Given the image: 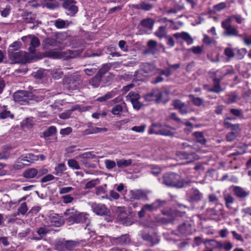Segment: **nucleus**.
<instances>
[{"mask_svg": "<svg viewBox=\"0 0 251 251\" xmlns=\"http://www.w3.org/2000/svg\"><path fill=\"white\" fill-rule=\"evenodd\" d=\"M160 182L166 186L177 189L184 188L191 182L190 180L184 179L179 175L175 173L165 174L160 179Z\"/></svg>", "mask_w": 251, "mask_h": 251, "instance_id": "obj_1", "label": "nucleus"}, {"mask_svg": "<svg viewBox=\"0 0 251 251\" xmlns=\"http://www.w3.org/2000/svg\"><path fill=\"white\" fill-rule=\"evenodd\" d=\"M8 56L12 63L31 62L32 60L29 54L23 51L9 53Z\"/></svg>", "mask_w": 251, "mask_h": 251, "instance_id": "obj_2", "label": "nucleus"}, {"mask_svg": "<svg viewBox=\"0 0 251 251\" xmlns=\"http://www.w3.org/2000/svg\"><path fill=\"white\" fill-rule=\"evenodd\" d=\"M224 29L223 34L226 37H237L239 36L237 27L232 25L231 18H226L221 23Z\"/></svg>", "mask_w": 251, "mask_h": 251, "instance_id": "obj_3", "label": "nucleus"}, {"mask_svg": "<svg viewBox=\"0 0 251 251\" xmlns=\"http://www.w3.org/2000/svg\"><path fill=\"white\" fill-rule=\"evenodd\" d=\"M32 97L31 93L23 90L18 91L13 95L14 100L21 105L30 103V101L32 100Z\"/></svg>", "mask_w": 251, "mask_h": 251, "instance_id": "obj_4", "label": "nucleus"}, {"mask_svg": "<svg viewBox=\"0 0 251 251\" xmlns=\"http://www.w3.org/2000/svg\"><path fill=\"white\" fill-rule=\"evenodd\" d=\"M22 40L25 43H29L28 50L31 53L35 52L36 48L38 47L40 43L39 39L32 35L24 36L22 38Z\"/></svg>", "mask_w": 251, "mask_h": 251, "instance_id": "obj_5", "label": "nucleus"}, {"mask_svg": "<svg viewBox=\"0 0 251 251\" xmlns=\"http://www.w3.org/2000/svg\"><path fill=\"white\" fill-rule=\"evenodd\" d=\"M188 200L191 202H198L201 200L203 194L197 188H192L187 193Z\"/></svg>", "mask_w": 251, "mask_h": 251, "instance_id": "obj_6", "label": "nucleus"}, {"mask_svg": "<svg viewBox=\"0 0 251 251\" xmlns=\"http://www.w3.org/2000/svg\"><path fill=\"white\" fill-rule=\"evenodd\" d=\"M109 240L113 245H125L130 242L129 235L127 234H123L118 237H110Z\"/></svg>", "mask_w": 251, "mask_h": 251, "instance_id": "obj_7", "label": "nucleus"}, {"mask_svg": "<svg viewBox=\"0 0 251 251\" xmlns=\"http://www.w3.org/2000/svg\"><path fill=\"white\" fill-rule=\"evenodd\" d=\"M123 104L124 106L120 104L115 105L111 110V113L117 117L126 116V115L123 114V113H128V109L125 103H124Z\"/></svg>", "mask_w": 251, "mask_h": 251, "instance_id": "obj_8", "label": "nucleus"}, {"mask_svg": "<svg viewBox=\"0 0 251 251\" xmlns=\"http://www.w3.org/2000/svg\"><path fill=\"white\" fill-rule=\"evenodd\" d=\"M72 0H65L64 1L63 7L68 11L67 14L74 15L78 11L77 7Z\"/></svg>", "mask_w": 251, "mask_h": 251, "instance_id": "obj_9", "label": "nucleus"}, {"mask_svg": "<svg viewBox=\"0 0 251 251\" xmlns=\"http://www.w3.org/2000/svg\"><path fill=\"white\" fill-rule=\"evenodd\" d=\"M47 55L54 59H66L68 57H71L70 52L65 51H49L47 53Z\"/></svg>", "mask_w": 251, "mask_h": 251, "instance_id": "obj_10", "label": "nucleus"}, {"mask_svg": "<svg viewBox=\"0 0 251 251\" xmlns=\"http://www.w3.org/2000/svg\"><path fill=\"white\" fill-rule=\"evenodd\" d=\"M91 207L93 211L97 215H103L107 213V209L103 204L92 203L91 204Z\"/></svg>", "mask_w": 251, "mask_h": 251, "instance_id": "obj_11", "label": "nucleus"}, {"mask_svg": "<svg viewBox=\"0 0 251 251\" xmlns=\"http://www.w3.org/2000/svg\"><path fill=\"white\" fill-rule=\"evenodd\" d=\"M156 208V204L155 203L145 204L142 206L141 209L138 212V216L139 218H142L146 214L155 210Z\"/></svg>", "mask_w": 251, "mask_h": 251, "instance_id": "obj_12", "label": "nucleus"}, {"mask_svg": "<svg viewBox=\"0 0 251 251\" xmlns=\"http://www.w3.org/2000/svg\"><path fill=\"white\" fill-rule=\"evenodd\" d=\"M178 42L181 40L185 41L188 45H191L193 43V40L190 34L186 32H182L180 33H176L173 35Z\"/></svg>", "mask_w": 251, "mask_h": 251, "instance_id": "obj_13", "label": "nucleus"}, {"mask_svg": "<svg viewBox=\"0 0 251 251\" xmlns=\"http://www.w3.org/2000/svg\"><path fill=\"white\" fill-rule=\"evenodd\" d=\"M78 211L74 208L67 209L64 215L65 219L70 224H73L75 223V220L76 218Z\"/></svg>", "mask_w": 251, "mask_h": 251, "instance_id": "obj_14", "label": "nucleus"}, {"mask_svg": "<svg viewBox=\"0 0 251 251\" xmlns=\"http://www.w3.org/2000/svg\"><path fill=\"white\" fill-rule=\"evenodd\" d=\"M50 226L59 227L64 223V219L57 214H52L49 216Z\"/></svg>", "mask_w": 251, "mask_h": 251, "instance_id": "obj_15", "label": "nucleus"}, {"mask_svg": "<svg viewBox=\"0 0 251 251\" xmlns=\"http://www.w3.org/2000/svg\"><path fill=\"white\" fill-rule=\"evenodd\" d=\"M233 192L236 197L245 199L248 197L250 194L249 191H247L243 188L238 186H233Z\"/></svg>", "mask_w": 251, "mask_h": 251, "instance_id": "obj_16", "label": "nucleus"}, {"mask_svg": "<svg viewBox=\"0 0 251 251\" xmlns=\"http://www.w3.org/2000/svg\"><path fill=\"white\" fill-rule=\"evenodd\" d=\"M158 133L162 135L173 136L175 133V129L168 126H160L158 129Z\"/></svg>", "mask_w": 251, "mask_h": 251, "instance_id": "obj_17", "label": "nucleus"}, {"mask_svg": "<svg viewBox=\"0 0 251 251\" xmlns=\"http://www.w3.org/2000/svg\"><path fill=\"white\" fill-rule=\"evenodd\" d=\"M23 176L27 179L37 178V169L33 168L27 169L23 172Z\"/></svg>", "mask_w": 251, "mask_h": 251, "instance_id": "obj_18", "label": "nucleus"}, {"mask_svg": "<svg viewBox=\"0 0 251 251\" xmlns=\"http://www.w3.org/2000/svg\"><path fill=\"white\" fill-rule=\"evenodd\" d=\"M223 198L226 207L231 209L232 208L231 204L234 201V198L231 194L229 193H224L223 194Z\"/></svg>", "mask_w": 251, "mask_h": 251, "instance_id": "obj_19", "label": "nucleus"}, {"mask_svg": "<svg viewBox=\"0 0 251 251\" xmlns=\"http://www.w3.org/2000/svg\"><path fill=\"white\" fill-rule=\"evenodd\" d=\"M142 70L146 74L152 75L156 72V67L154 64L148 63H144L141 66Z\"/></svg>", "mask_w": 251, "mask_h": 251, "instance_id": "obj_20", "label": "nucleus"}, {"mask_svg": "<svg viewBox=\"0 0 251 251\" xmlns=\"http://www.w3.org/2000/svg\"><path fill=\"white\" fill-rule=\"evenodd\" d=\"M38 159V156L32 153L24 154L19 157V160H23V161H26L30 163H33Z\"/></svg>", "mask_w": 251, "mask_h": 251, "instance_id": "obj_21", "label": "nucleus"}, {"mask_svg": "<svg viewBox=\"0 0 251 251\" xmlns=\"http://www.w3.org/2000/svg\"><path fill=\"white\" fill-rule=\"evenodd\" d=\"M106 184L103 186H99L96 188V194L100 196L101 199H110L109 196L106 193Z\"/></svg>", "mask_w": 251, "mask_h": 251, "instance_id": "obj_22", "label": "nucleus"}, {"mask_svg": "<svg viewBox=\"0 0 251 251\" xmlns=\"http://www.w3.org/2000/svg\"><path fill=\"white\" fill-rule=\"evenodd\" d=\"M178 231L181 235H188L192 233L191 225L189 224L184 223L178 227Z\"/></svg>", "mask_w": 251, "mask_h": 251, "instance_id": "obj_23", "label": "nucleus"}, {"mask_svg": "<svg viewBox=\"0 0 251 251\" xmlns=\"http://www.w3.org/2000/svg\"><path fill=\"white\" fill-rule=\"evenodd\" d=\"M210 244L211 245H212L213 247H219L221 248L224 249L226 251H229L230 250L233 246L232 244L230 242H226L224 244H222L221 243H218L216 241L214 240H211L210 241Z\"/></svg>", "mask_w": 251, "mask_h": 251, "instance_id": "obj_24", "label": "nucleus"}, {"mask_svg": "<svg viewBox=\"0 0 251 251\" xmlns=\"http://www.w3.org/2000/svg\"><path fill=\"white\" fill-rule=\"evenodd\" d=\"M180 154L182 156V159L186 160L187 163L192 162L199 159L198 156L194 152L189 154L186 152L182 151Z\"/></svg>", "mask_w": 251, "mask_h": 251, "instance_id": "obj_25", "label": "nucleus"}, {"mask_svg": "<svg viewBox=\"0 0 251 251\" xmlns=\"http://www.w3.org/2000/svg\"><path fill=\"white\" fill-rule=\"evenodd\" d=\"M221 79L214 78L213 79L214 85L212 88L207 89V91L219 93L223 91V89L220 86V81Z\"/></svg>", "mask_w": 251, "mask_h": 251, "instance_id": "obj_26", "label": "nucleus"}, {"mask_svg": "<svg viewBox=\"0 0 251 251\" xmlns=\"http://www.w3.org/2000/svg\"><path fill=\"white\" fill-rule=\"evenodd\" d=\"M89 221L88 219V215L86 213H77L76 218L75 220V223H87V222ZM89 226V225L87 224V226L85 228V229H87V227Z\"/></svg>", "mask_w": 251, "mask_h": 251, "instance_id": "obj_27", "label": "nucleus"}, {"mask_svg": "<svg viewBox=\"0 0 251 251\" xmlns=\"http://www.w3.org/2000/svg\"><path fill=\"white\" fill-rule=\"evenodd\" d=\"M117 94V91L116 90H113L105 95L99 97L97 99V100L100 102L105 101L107 100L111 99Z\"/></svg>", "mask_w": 251, "mask_h": 251, "instance_id": "obj_28", "label": "nucleus"}, {"mask_svg": "<svg viewBox=\"0 0 251 251\" xmlns=\"http://www.w3.org/2000/svg\"><path fill=\"white\" fill-rule=\"evenodd\" d=\"M148 48L145 51L146 54H155L156 51L157 44L153 40H150L148 43Z\"/></svg>", "mask_w": 251, "mask_h": 251, "instance_id": "obj_29", "label": "nucleus"}, {"mask_svg": "<svg viewBox=\"0 0 251 251\" xmlns=\"http://www.w3.org/2000/svg\"><path fill=\"white\" fill-rule=\"evenodd\" d=\"M22 46V43L20 41H16L14 42L12 44L9 45L8 49V53L17 52Z\"/></svg>", "mask_w": 251, "mask_h": 251, "instance_id": "obj_30", "label": "nucleus"}, {"mask_svg": "<svg viewBox=\"0 0 251 251\" xmlns=\"http://www.w3.org/2000/svg\"><path fill=\"white\" fill-rule=\"evenodd\" d=\"M71 22L58 19L55 21L54 25L58 29L65 28L68 27Z\"/></svg>", "mask_w": 251, "mask_h": 251, "instance_id": "obj_31", "label": "nucleus"}, {"mask_svg": "<svg viewBox=\"0 0 251 251\" xmlns=\"http://www.w3.org/2000/svg\"><path fill=\"white\" fill-rule=\"evenodd\" d=\"M130 193L132 198L134 199L139 200L146 196L145 192L142 190H132Z\"/></svg>", "mask_w": 251, "mask_h": 251, "instance_id": "obj_32", "label": "nucleus"}, {"mask_svg": "<svg viewBox=\"0 0 251 251\" xmlns=\"http://www.w3.org/2000/svg\"><path fill=\"white\" fill-rule=\"evenodd\" d=\"M101 77L102 76L100 75V74L97 73V75L90 80V84L94 87H98L100 86Z\"/></svg>", "mask_w": 251, "mask_h": 251, "instance_id": "obj_33", "label": "nucleus"}, {"mask_svg": "<svg viewBox=\"0 0 251 251\" xmlns=\"http://www.w3.org/2000/svg\"><path fill=\"white\" fill-rule=\"evenodd\" d=\"M49 230L45 227H40L37 230V233L39 236V237L34 236L33 239L35 240H39L42 239L43 237L46 236Z\"/></svg>", "mask_w": 251, "mask_h": 251, "instance_id": "obj_34", "label": "nucleus"}, {"mask_svg": "<svg viewBox=\"0 0 251 251\" xmlns=\"http://www.w3.org/2000/svg\"><path fill=\"white\" fill-rule=\"evenodd\" d=\"M189 97L192 101L193 104L196 106H200L204 104V100L201 98L195 97L193 95H189Z\"/></svg>", "mask_w": 251, "mask_h": 251, "instance_id": "obj_35", "label": "nucleus"}, {"mask_svg": "<svg viewBox=\"0 0 251 251\" xmlns=\"http://www.w3.org/2000/svg\"><path fill=\"white\" fill-rule=\"evenodd\" d=\"M66 170V167L64 164H59L55 167V175L56 176H61L64 171H65Z\"/></svg>", "mask_w": 251, "mask_h": 251, "instance_id": "obj_36", "label": "nucleus"}, {"mask_svg": "<svg viewBox=\"0 0 251 251\" xmlns=\"http://www.w3.org/2000/svg\"><path fill=\"white\" fill-rule=\"evenodd\" d=\"M194 136L196 138L198 143H200L202 145L206 143V139L204 138L203 134L201 132H195L193 133Z\"/></svg>", "mask_w": 251, "mask_h": 251, "instance_id": "obj_37", "label": "nucleus"}, {"mask_svg": "<svg viewBox=\"0 0 251 251\" xmlns=\"http://www.w3.org/2000/svg\"><path fill=\"white\" fill-rule=\"evenodd\" d=\"M45 47L48 48L50 47H55L58 46L57 41L53 38H47L44 41Z\"/></svg>", "mask_w": 251, "mask_h": 251, "instance_id": "obj_38", "label": "nucleus"}, {"mask_svg": "<svg viewBox=\"0 0 251 251\" xmlns=\"http://www.w3.org/2000/svg\"><path fill=\"white\" fill-rule=\"evenodd\" d=\"M131 163L132 160L131 159H120L117 160V165L120 168L127 167L130 165Z\"/></svg>", "mask_w": 251, "mask_h": 251, "instance_id": "obj_39", "label": "nucleus"}, {"mask_svg": "<svg viewBox=\"0 0 251 251\" xmlns=\"http://www.w3.org/2000/svg\"><path fill=\"white\" fill-rule=\"evenodd\" d=\"M168 35L166 30V26H160L158 29V38H165Z\"/></svg>", "mask_w": 251, "mask_h": 251, "instance_id": "obj_40", "label": "nucleus"}, {"mask_svg": "<svg viewBox=\"0 0 251 251\" xmlns=\"http://www.w3.org/2000/svg\"><path fill=\"white\" fill-rule=\"evenodd\" d=\"M135 7L138 9L148 11L152 8V6L151 4L147 3L145 2H142L140 4H136L135 6Z\"/></svg>", "mask_w": 251, "mask_h": 251, "instance_id": "obj_41", "label": "nucleus"}, {"mask_svg": "<svg viewBox=\"0 0 251 251\" xmlns=\"http://www.w3.org/2000/svg\"><path fill=\"white\" fill-rule=\"evenodd\" d=\"M157 98V91L153 90L152 92L148 93L145 95V99L146 100H156Z\"/></svg>", "mask_w": 251, "mask_h": 251, "instance_id": "obj_42", "label": "nucleus"}, {"mask_svg": "<svg viewBox=\"0 0 251 251\" xmlns=\"http://www.w3.org/2000/svg\"><path fill=\"white\" fill-rule=\"evenodd\" d=\"M68 165L70 168L74 170H79L80 169L77 161L74 159H71L68 160Z\"/></svg>", "mask_w": 251, "mask_h": 251, "instance_id": "obj_43", "label": "nucleus"}, {"mask_svg": "<svg viewBox=\"0 0 251 251\" xmlns=\"http://www.w3.org/2000/svg\"><path fill=\"white\" fill-rule=\"evenodd\" d=\"M56 132V128L54 126H51L49 127L47 130L43 132V136L45 137H49Z\"/></svg>", "mask_w": 251, "mask_h": 251, "instance_id": "obj_44", "label": "nucleus"}, {"mask_svg": "<svg viewBox=\"0 0 251 251\" xmlns=\"http://www.w3.org/2000/svg\"><path fill=\"white\" fill-rule=\"evenodd\" d=\"M126 100L130 101L131 102L135 100H138L140 98L139 95L137 93L131 92H129L126 97Z\"/></svg>", "mask_w": 251, "mask_h": 251, "instance_id": "obj_45", "label": "nucleus"}, {"mask_svg": "<svg viewBox=\"0 0 251 251\" xmlns=\"http://www.w3.org/2000/svg\"><path fill=\"white\" fill-rule=\"evenodd\" d=\"M118 219L123 224H125L126 225H128L127 222L128 218H127V215L126 212H121L118 216Z\"/></svg>", "mask_w": 251, "mask_h": 251, "instance_id": "obj_46", "label": "nucleus"}, {"mask_svg": "<svg viewBox=\"0 0 251 251\" xmlns=\"http://www.w3.org/2000/svg\"><path fill=\"white\" fill-rule=\"evenodd\" d=\"M141 25L146 28L152 29L153 25V23L151 19H146L142 21Z\"/></svg>", "mask_w": 251, "mask_h": 251, "instance_id": "obj_47", "label": "nucleus"}, {"mask_svg": "<svg viewBox=\"0 0 251 251\" xmlns=\"http://www.w3.org/2000/svg\"><path fill=\"white\" fill-rule=\"evenodd\" d=\"M24 21L27 23H33L34 22L35 17L31 13H28L24 16Z\"/></svg>", "mask_w": 251, "mask_h": 251, "instance_id": "obj_48", "label": "nucleus"}, {"mask_svg": "<svg viewBox=\"0 0 251 251\" xmlns=\"http://www.w3.org/2000/svg\"><path fill=\"white\" fill-rule=\"evenodd\" d=\"M96 157V155L91 151L86 152L82 154H79L78 156V158H84V159H93Z\"/></svg>", "mask_w": 251, "mask_h": 251, "instance_id": "obj_49", "label": "nucleus"}, {"mask_svg": "<svg viewBox=\"0 0 251 251\" xmlns=\"http://www.w3.org/2000/svg\"><path fill=\"white\" fill-rule=\"evenodd\" d=\"M98 67L96 65L89 66L84 70V72L88 75H94L97 71Z\"/></svg>", "mask_w": 251, "mask_h": 251, "instance_id": "obj_50", "label": "nucleus"}, {"mask_svg": "<svg viewBox=\"0 0 251 251\" xmlns=\"http://www.w3.org/2000/svg\"><path fill=\"white\" fill-rule=\"evenodd\" d=\"M51 75L54 78L58 79L62 77L63 72L59 69H54L52 70Z\"/></svg>", "mask_w": 251, "mask_h": 251, "instance_id": "obj_51", "label": "nucleus"}, {"mask_svg": "<svg viewBox=\"0 0 251 251\" xmlns=\"http://www.w3.org/2000/svg\"><path fill=\"white\" fill-rule=\"evenodd\" d=\"M206 212V215L212 218L219 215V211L216 210L215 208H208Z\"/></svg>", "mask_w": 251, "mask_h": 251, "instance_id": "obj_52", "label": "nucleus"}, {"mask_svg": "<svg viewBox=\"0 0 251 251\" xmlns=\"http://www.w3.org/2000/svg\"><path fill=\"white\" fill-rule=\"evenodd\" d=\"M202 41L203 43L208 45L215 44L216 43V41L215 40L210 38L209 36L206 34L204 35V38Z\"/></svg>", "mask_w": 251, "mask_h": 251, "instance_id": "obj_53", "label": "nucleus"}, {"mask_svg": "<svg viewBox=\"0 0 251 251\" xmlns=\"http://www.w3.org/2000/svg\"><path fill=\"white\" fill-rule=\"evenodd\" d=\"M66 250L71 251L73 250L76 246V243L73 241H65Z\"/></svg>", "mask_w": 251, "mask_h": 251, "instance_id": "obj_54", "label": "nucleus"}, {"mask_svg": "<svg viewBox=\"0 0 251 251\" xmlns=\"http://www.w3.org/2000/svg\"><path fill=\"white\" fill-rule=\"evenodd\" d=\"M65 245H66L65 241H59L56 243L55 248L59 251H64L66 250Z\"/></svg>", "mask_w": 251, "mask_h": 251, "instance_id": "obj_55", "label": "nucleus"}, {"mask_svg": "<svg viewBox=\"0 0 251 251\" xmlns=\"http://www.w3.org/2000/svg\"><path fill=\"white\" fill-rule=\"evenodd\" d=\"M104 163L106 168L108 170L112 169L116 166L115 162L113 160L107 159L104 161Z\"/></svg>", "mask_w": 251, "mask_h": 251, "instance_id": "obj_56", "label": "nucleus"}, {"mask_svg": "<svg viewBox=\"0 0 251 251\" xmlns=\"http://www.w3.org/2000/svg\"><path fill=\"white\" fill-rule=\"evenodd\" d=\"M28 209L25 202L22 203L18 210V213L24 215L27 212Z\"/></svg>", "mask_w": 251, "mask_h": 251, "instance_id": "obj_57", "label": "nucleus"}, {"mask_svg": "<svg viewBox=\"0 0 251 251\" xmlns=\"http://www.w3.org/2000/svg\"><path fill=\"white\" fill-rule=\"evenodd\" d=\"M22 162L23 160H19V157L13 166V168L16 170H20L24 168L25 164L23 163Z\"/></svg>", "mask_w": 251, "mask_h": 251, "instance_id": "obj_58", "label": "nucleus"}, {"mask_svg": "<svg viewBox=\"0 0 251 251\" xmlns=\"http://www.w3.org/2000/svg\"><path fill=\"white\" fill-rule=\"evenodd\" d=\"M227 18H231V22H232L233 19H234L238 24H241L244 21V19H243L240 15H233L230 17H228Z\"/></svg>", "mask_w": 251, "mask_h": 251, "instance_id": "obj_59", "label": "nucleus"}, {"mask_svg": "<svg viewBox=\"0 0 251 251\" xmlns=\"http://www.w3.org/2000/svg\"><path fill=\"white\" fill-rule=\"evenodd\" d=\"M241 213L243 214V218L247 216L251 217V208L250 207H246L242 208L241 210Z\"/></svg>", "mask_w": 251, "mask_h": 251, "instance_id": "obj_60", "label": "nucleus"}, {"mask_svg": "<svg viewBox=\"0 0 251 251\" xmlns=\"http://www.w3.org/2000/svg\"><path fill=\"white\" fill-rule=\"evenodd\" d=\"M238 135V134L235 132H229L226 134V139L227 141L232 142L236 139Z\"/></svg>", "mask_w": 251, "mask_h": 251, "instance_id": "obj_61", "label": "nucleus"}, {"mask_svg": "<svg viewBox=\"0 0 251 251\" xmlns=\"http://www.w3.org/2000/svg\"><path fill=\"white\" fill-rule=\"evenodd\" d=\"M61 105H59L58 103L55 102V103L50 105V107L52 109L53 113L55 114L61 110Z\"/></svg>", "mask_w": 251, "mask_h": 251, "instance_id": "obj_62", "label": "nucleus"}, {"mask_svg": "<svg viewBox=\"0 0 251 251\" xmlns=\"http://www.w3.org/2000/svg\"><path fill=\"white\" fill-rule=\"evenodd\" d=\"M110 66L108 64H104L98 72V74H100V75L102 76L103 75L105 74L109 70Z\"/></svg>", "mask_w": 251, "mask_h": 251, "instance_id": "obj_63", "label": "nucleus"}, {"mask_svg": "<svg viewBox=\"0 0 251 251\" xmlns=\"http://www.w3.org/2000/svg\"><path fill=\"white\" fill-rule=\"evenodd\" d=\"M146 127V126L145 125L140 126H134L131 128V130L136 132L142 133L144 132Z\"/></svg>", "mask_w": 251, "mask_h": 251, "instance_id": "obj_64", "label": "nucleus"}]
</instances>
